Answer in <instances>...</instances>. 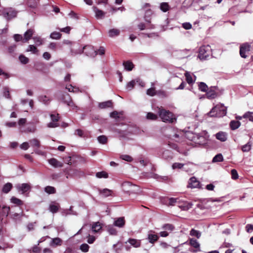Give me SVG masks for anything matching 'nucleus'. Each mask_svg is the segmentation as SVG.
I'll return each mask as SVG.
<instances>
[{"mask_svg": "<svg viewBox=\"0 0 253 253\" xmlns=\"http://www.w3.org/2000/svg\"><path fill=\"white\" fill-rule=\"evenodd\" d=\"M158 113L160 118L164 122L172 123L176 120L175 115L172 113L162 107L158 108Z\"/></svg>", "mask_w": 253, "mask_h": 253, "instance_id": "obj_1", "label": "nucleus"}, {"mask_svg": "<svg viewBox=\"0 0 253 253\" xmlns=\"http://www.w3.org/2000/svg\"><path fill=\"white\" fill-rule=\"evenodd\" d=\"M72 52L75 54H81L84 52L87 56L94 57L97 55L96 50H95L93 46L87 45L80 47L78 49H72Z\"/></svg>", "mask_w": 253, "mask_h": 253, "instance_id": "obj_2", "label": "nucleus"}, {"mask_svg": "<svg viewBox=\"0 0 253 253\" xmlns=\"http://www.w3.org/2000/svg\"><path fill=\"white\" fill-rule=\"evenodd\" d=\"M209 137L207 131L204 130L199 133L193 134L192 141L196 144L203 145L207 143Z\"/></svg>", "mask_w": 253, "mask_h": 253, "instance_id": "obj_3", "label": "nucleus"}, {"mask_svg": "<svg viewBox=\"0 0 253 253\" xmlns=\"http://www.w3.org/2000/svg\"><path fill=\"white\" fill-rule=\"evenodd\" d=\"M0 15L6 19L10 20L16 16L17 12L11 7L4 8L0 10Z\"/></svg>", "mask_w": 253, "mask_h": 253, "instance_id": "obj_4", "label": "nucleus"}, {"mask_svg": "<svg viewBox=\"0 0 253 253\" xmlns=\"http://www.w3.org/2000/svg\"><path fill=\"white\" fill-rule=\"evenodd\" d=\"M211 54V48L209 45H204L200 48L198 57L200 59H207Z\"/></svg>", "mask_w": 253, "mask_h": 253, "instance_id": "obj_5", "label": "nucleus"}, {"mask_svg": "<svg viewBox=\"0 0 253 253\" xmlns=\"http://www.w3.org/2000/svg\"><path fill=\"white\" fill-rule=\"evenodd\" d=\"M210 117H220L221 115V106L217 105L214 107L211 111L207 114Z\"/></svg>", "mask_w": 253, "mask_h": 253, "instance_id": "obj_6", "label": "nucleus"}, {"mask_svg": "<svg viewBox=\"0 0 253 253\" xmlns=\"http://www.w3.org/2000/svg\"><path fill=\"white\" fill-rule=\"evenodd\" d=\"M250 50V45L248 43L242 44L240 48V54L242 58H246L247 57L246 53Z\"/></svg>", "mask_w": 253, "mask_h": 253, "instance_id": "obj_7", "label": "nucleus"}, {"mask_svg": "<svg viewBox=\"0 0 253 253\" xmlns=\"http://www.w3.org/2000/svg\"><path fill=\"white\" fill-rule=\"evenodd\" d=\"M216 87L212 86L206 92V94L204 96H206L209 99L215 98L217 96V92L216 91Z\"/></svg>", "mask_w": 253, "mask_h": 253, "instance_id": "obj_8", "label": "nucleus"}, {"mask_svg": "<svg viewBox=\"0 0 253 253\" xmlns=\"http://www.w3.org/2000/svg\"><path fill=\"white\" fill-rule=\"evenodd\" d=\"M147 239L149 243L154 244L159 239V236L154 231L150 230L148 233Z\"/></svg>", "mask_w": 253, "mask_h": 253, "instance_id": "obj_9", "label": "nucleus"}, {"mask_svg": "<svg viewBox=\"0 0 253 253\" xmlns=\"http://www.w3.org/2000/svg\"><path fill=\"white\" fill-rule=\"evenodd\" d=\"M16 188L19 192H21L22 194H24L30 190L31 186L29 184L22 183L17 184Z\"/></svg>", "mask_w": 253, "mask_h": 253, "instance_id": "obj_10", "label": "nucleus"}, {"mask_svg": "<svg viewBox=\"0 0 253 253\" xmlns=\"http://www.w3.org/2000/svg\"><path fill=\"white\" fill-rule=\"evenodd\" d=\"M122 186L123 190L125 192L129 193L134 191L133 188L135 187V185H132L129 182L126 181L122 183Z\"/></svg>", "mask_w": 253, "mask_h": 253, "instance_id": "obj_11", "label": "nucleus"}, {"mask_svg": "<svg viewBox=\"0 0 253 253\" xmlns=\"http://www.w3.org/2000/svg\"><path fill=\"white\" fill-rule=\"evenodd\" d=\"M200 186V182L195 177L190 178L188 182V187L191 188H199Z\"/></svg>", "mask_w": 253, "mask_h": 253, "instance_id": "obj_12", "label": "nucleus"}, {"mask_svg": "<svg viewBox=\"0 0 253 253\" xmlns=\"http://www.w3.org/2000/svg\"><path fill=\"white\" fill-rule=\"evenodd\" d=\"M189 51L187 49L178 50L175 53V55L180 59L187 57L189 56Z\"/></svg>", "mask_w": 253, "mask_h": 253, "instance_id": "obj_13", "label": "nucleus"}, {"mask_svg": "<svg viewBox=\"0 0 253 253\" xmlns=\"http://www.w3.org/2000/svg\"><path fill=\"white\" fill-rule=\"evenodd\" d=\"M35 31L32 29H28L24 34V38L23 40V42H27L29 40H30L33 35Z\"/></svg>", "mask_w": 253, "mask_h": 253, "instance_id": "obj_14", "label": "nucleus"}, {"mask_svg": "<svg viewBox=\"0 0 253 253\" xmlns=\"http://www.w3.org/2000/svg\"><path fill=\"white\" fill-rule=\"evenodd\" d=\"M193 204L191 202H183L182 203H179L178 207L183 211H188L192 208Z\"/></svg>", "mask_w": 253, "mask_h": 253, "instance_id": "obj_15", "label": "nucleus"}, {"mask_svg": "<svg viewBox=\"0 0 253 253\" xmlns=\"http://www.w3.org/2000/svg\"><path fill=\"white\" fill-rule=\"evenodd\" d=\"M93 10L95 13V17L97 19H102L104 17L105 12L99 9L97 7L94 6Z\"/></svg>", "mask_w": 253, "mask_h": 253, "instance_id": "obj_16", "label": "nucleus"}, {"mask_svg": "<svg viewBox=\"0 0 253 253\" xmlns=\"http://www.w3.org/2000/svg\"><path fill=\"white\" fill-rule=\"evenodd\" d=\"M49 164L54 168H61L63 167V164L55 158H51L48 160Z\"/></svg>", "mask_w": 253, "mask_h": 253, "instance_id": "obj_17", "label": "nucleus"}, {"mask_svg": "<svg viewBox=\"0 0 253 253\" xmlns=\"http://www.w3.org/2000/svg\"><path fill=\"white\" fill-rule=\"evenodd\" d=\"M62 243V241L59 238H54L51 239L49 243V245L52 247H56L58 246H61Z\"/></svg>", "mask_w": 253, "mask_h": 253, "instance_id": "obj_18", "label": "nucleus"}, {"mask_svg": "<svg viewBox=\"0 0 253 253\" xmlns=\"http://www.w3.org/2000/svg\"><path fill=\"white\" fill-rule=\"evenodd\" d=\"M150 177L155 178L160 181H166L169 179V177L167 176H160L156 173H151Z\"/></svg>", "mask_w": 253, "mask_h": 253, "instance_id": "obj_19", "label": "nucleus"}, {"mask_svg": "<svg viewBox=\"0 0 253 253\" xmlns=\"http://www.w3.org/2000/svg\"><path fill=\"white\" fill-rule=\"evenodd\" d=\"M125 224L124 217H121L115 220L114 225L120 228L123 227Z\"/></svg>", "mask_w": 253, "mask_h": 253, "instance_id": "obj_20", "label": "nucleus"}, {"mask_svg": "<svg viewBox=\"0 0 253 253\" xmlns=\"http://www.w3.org/2000/svg\"><path fill=\"white\" fill-rule=\"evenodd\" d=\"M59 208V205L55 202L51 203L49 207V210L50 211L53 213H56L58 211Z\"/></svg>", "mask_w": 253, "mask_h": 253, "instance_id": "obj_21", "label": "nucleus"}, {"mask_svg": "<svg viewBox=\"0 0 253 253\" xmlns=\"http://www.w3.org/2000/svg\"><path fill=\"white\" fill-rule=\"evenodd\" d=\"M231 129L233 130L238 128L241 126L240 122L238 121L232 120L229 124Z\"/></svg>", "mask_w": 253, "mask_h": 253, "instance_id": "obj_22", "label": "nucleus"}, {"mask_svg": "<svg viewBox=\"0 0 253 253\" xmlns=\"http://www.w3.org/2000/svg\"><path fill=\"white\" fill-rule=\"evenodd\" d=\"M113 191L107 188H105L99 190V193L102 196L107 197L112 195Z\"/></svg>", "mask_w": 253, "mask_h": 253, "instance_id": "obj_23", "label": "nucleus"}, {"mask_svg": "<svg viewBox=\"0 0 253 253\" xmlns=\"http://www.w3.org/2000/svg\"><path fill=\"white\" fill-rule=\"evenodd\" d=\"M160 8L163 12H166L170 9V6L168 2H163L160 3Z\"/></svg>", "mask_w": 253, "mask_h": 253, "instance_id": "obj_24", "label": "nucleus"}, {"mask_svg": "<svg viewBox=\"0 0 253 253\" xmlns=\"http://www.w3.org/2000/svg\"><path fill=\"white\" fill-rule=\"evenodd\" d=\"M127 242L135 248H138L141 245L140 241L135 239H129Z\"/></svg>", "mask_w": 253, "mask_h": 253, "instance_id": "obj_25", "label": "nucleus"}, {"mask_svg": "<svg viewBox=\"0 0 253 253\" xmlns=\"http://www.w3.org/2000/svg\"><path fill=\"white\" fill-rule=\"evenodd\" d=\"M27 52H31L33 54L36 55L39 54V51L37 48L34 45H29L26 49Z\"/></svg>", "mask_w": 253, "mask_h": 253, "instance_id": "obj_26", "label": "nucleus"}, {"mask_svg": "<svg viewBox=\"0 0 253 253\" xmlns=\"http://www.w3.org/2000/svg\"><path fill=\"white\" fill-rule=\"evenodd\" d=\"M112 105V101L109 100V101L99 103L98 104V107L100 109H104V108L111 107Z\"/></svg>", "mask_w": 253, "mask_h": 253, "instance_id": "obj_27", "label": "nucleus"}, {"mask_svg": "<svg viewBox=\"0 0 253 253\" xmlns=\"http://www.w3.org/2000/svg\"><path fill=\"white\" fill-rule=\"evenodd\" d=\"M30 143L32 147L39 148L41 146L40 141L37 138H33L30 140Z\"/></svg>", "mask_w": 253, "mask_h": 253, "instance_id": "obj_28", "label": "nucleus"}, {"mask_svg": "<svg viewBox=\"0 0 253 253\" xmlns=\"http://www.w3.org/2000/svg\"><path fill=\"white\" fill-rule=\"evenodd\" d=\"M123 65L125 67V70L128 71H130L132 70L133 68V64L131 62L129 61H127L126 62H124Z\"/></svg>", "mask_w": 253, "mask_h": 253, "instance_id": "obj_29", "label": "nucleus"}, {"mask_svg": "<svg viewBox=\"0 0 253 253\" xmlns=\"http://www.w3.org/2000/svg\"><path fill=\"white\" fill-rule=\"evenodd\" d=\"M101 228L102 227L99 222H96L92 224L91 229L93 232L97 233L101 229Z\"/></svg>", "mask_w": 253, "mask_h": 253, "instance_id": "obj_30", "label": "nucleus"}, {"mask_svg": "<svg viewBox=\"0 0 253 253\" xmlns=\"http://www.w3.org/2000/svg\"><path fill=\"white\" fill-rule=\"evenodd\" d=\"M120 30L117 29H112L109 31L108 34L110 37H114L120 34Z\"/></svg>", "mask_w": 253, "mask_h": 253, "instance_id": "obj_31", "label": "nucleus"}, {"mask_svg": "<svg viewBox=\"0 0 253 253\" xmlns=\"http://www.w3.org/2000/svg\"><path fill=\"white\" fill-rule=\"evenodd\" d=\"M198 88L202 92H207L208 90V85L204 82L198 83Z\"/></svg>", "mask_w": 253, "mask_h": 253, "instance_id": "obj_32", "label": "nucleus"}, {"mask_svg": "<svg viewBox=\"0 0 253 253\" xmlns=\"http://www.w3.org/2000/svg\"><path fill=\"white\" fill-rule=\"evenodd\" d=\"M108 176V173L105 171H99L96 173V177L98 178H107Z\"/></svg>", "mask_w": 253, "mask_h": 253, "instance_id": "obj_33", "label": "nucleus"}, {"mask_svg": "<svg viewBox=\"0 0 253 253\" xmlns=\"http://www.w3.org/2000/svg\"><path fill=\"white\" fill-rule=\"evenodd\" d=\"M12 185L10 183H7L5 184L2 188V192L4 193H8L11 189Z\"/></svg>", "mask_w": 253, "mask_h": 253, "instance_id": "obj_34", "label": "nucleus"}, {"mask_svg": "<svg viewBox=\"0 0 253 253\" xmlns=\"http://www.w3.org/2000/svg\"><path fill=\"white\" fill-rule=\"evenodd\" d=\"M66 88L69 92L77 93L79 91V88L78 87L73 86L72 84L66 85Z\"/></svg>", "mask_w": 253, "mask_h": 253, "instance_id": "obj_35", "label": "nucleus"}, {"mask_svg": "<svg viewBox=\"0 0 253 253\" xmlns=\"http://www.w3.org/2000/svg\"><path fill=\"white\" fill-rule=\"evenodd\" d=\"M44 191L49 194H54L56 193V189L54 187L47 186L44 188Z\"/></svg>", "mask_w": 253, "mask_h": 253, "instance_id": "obj_36", "label": "nucleus"}, {"mask_svg": "<svg viewBox=\"0 0 253 253\" xmlns=\"http://www.w3.org/2000/svg\"><path fill=\"white\" fill-rule=\"evenodd\" d=\"M190 235L192 236H195L199 239L201 236V233L198 230L192 229L190 232Z\"/></svg>", "mask_w": 253, "mask_h": 253, "instance_id": "obj_37", "label": "nucleus"}, {"mask_svg": "<svg viewBox=\"0 0 253 253\" xmlns=\"http://www.w3.org/2000/svg\"><path fill=\"white\" fill-rule=\"evenodd\" d=\"M135 84H136L135 79L131 81L130 82L127 83V84H126V89L128 90H132L133 88L134 85Z\"/></svg>", "mask_w": 253, "mask_h": 253, "instance_id": "obj_38", "label": "nucleus"}, {"mask_svg": "<svg viewBox=\"0 0 253 253\" xmlns=\"http://www.w3.org/2000/svg\"><path fill=\"white\" fill-rule=\"evenodd\" d=\"M162 229L171 232L174 230V227L171 224H165L163 225Z\"/></svg>", "mask_w": 253, "mask_h": 253, "instance_id": "obj_39", "label": "nucleus"}, {"mask_svg": "<svg viewBox=\"0 0 253 253\" xmlns=\"http://www.w3.org/2000/svg\"><path fill=\"white\" fill-rule=\"evenodd\" d=\"M61 34L59 32H53L50 35V38L54 40H59L61 38Z\"/></svg>", "mask_w": 253, "mask_h": 253, "instance_id": "obj_40", "label": "nucleus"}, {"mask_svg": "<svg viewBox=\"0 0 253 253\" xmlns=\"http://www.w3.org/2000/svg\"><path fill=\"white\" fill-rule=\"evenodd\" d=\"M253 112L248 111L245 113L243 115V117L245 119H249V121L253 122Z\"/></svg>", "mask_w": 253, "mask_h": 253, "instance_id": "obj_41", "label": "nucleus"}, {"mask_svg": "<svg viewBox=\"0 0 253 253\" xmlns=\"http://www.w3.org/2000/svg\"><path fill=\"white\" fill-rule=\"evenodd\" d=\"M163 158L168 160L172 158L171 153L169 150H166L164 151L162 155Z\"/></svg>", "mask_w": 253, "mask_h": 253, "instance_id": "obj_42", "label": "nucleus"}, {"mask_svg": "<svg viewBox=\"0 0 253 253\" xmlns=\"http://www.w3.org/2000/svg\"><path fill=\"white\" fill-rule=\"evenodd\" d=\"M185 76L186 81L189 84H191L195 81V80H193L192 76L190 73L186 72L185 73Z\"/></svg>", "mask_w": 253, "mask_h": 253, "instance_id": "obj_43", "label": "nucleus"}, {"mask_svg": "<svg viewBox=\"0 0 253 253\" xmlns=\"http://www.w3.org/2000/svg\"><path fill=\"white\" fill-rule=\"evenodd\" d=\"M33 39L37 45L40 46L42 44V40L41 39V37L39 36H36L33 37Z\"/></svg>", "mask_w": 253, "mask_h": 253, "instance_id": "obj_44", "label": "nucleus"}, {"mask_svg": "<svg viewBox=\"0 0 253 253\" xmlns=\"http://www.w3.org/2000/svg\"><path fill=\"white\" fill-rule=\"evenodd\" d=\"M252 144L250 142H248L245 145H243L242 147V150L243 152H247L251 149Z\"/></svg>", "mask_w": 253, "mask_h": 253, "instance_id": "obj_45", "label": "nucleus"}, {"mask_svg": "<svg viewBox=\"0 0 253 253\" xmlns=\"http://www.w3.org/2000/svg\"><path fill=\"white\" fill-rule=\"evenodd\" d=\"M39 100L44 104H47L49 101V98L45 95H41L38 97Z\"/></svg>", "mask_w": 253, "mask_h": 253, "instance_id": "obj_46", "label": "nucleus"}, {"mask_svg": "<svg viewBox=\"0 0 253 253\" xmlns=\"http://www.w3.org/2000/svg\"><path fill=\"white\" fill-rule=\"evenodd\" d=\"M189 244L195 248H199L200 247L199 243L195 239H191L189 241Z\"/></svg>", "mask_w": 253, "mask_h": 253, "instance_id": "obj_47", "label": "nucleus"}, {"mask_svg": "<svg viewBox=\"0 0 253 253\" xmlns=\"http://www.w3.org/2000/svg\"><path fill=\"white\" fill-rule=\"evenodd\" d=\"M10 201L11 203L16 204L17 205H21L23 204V202L21 200L15 197H12L11 198Z\"/></svg>", "mask_w": 253, "mask_h": 253, "instance_id": "obj_48", "label": "nucleus"}, {"mask_svg": "<svg viewBox=\"0 0 253 253\" xmlns=\"http://www.w3.org/2000/svg\"><path fill=\"white\" fill-rule=\"evenodd\" d=\"M178 199L170 198L168 199V205L169 206H174L178 202Z\"/></svg>", "mask_w": 253, "mask_h": 253, "instance_id": "obj_49", "label": "nucleus"}, {"mask_svg": "<svg viewBox=\"0 0 253 253\" xmlns=\"http://www.w3.org/2000/svg\"><path fill=\"white\" fill-rule=\"evenodd\" d=\"M89 246L87 244H83L80 247V249L84 253H86L88 251Z\"/></svg>", "mask_w": 253, "mask_h": 253, "instance_id": "obj_50", "label": "nucleus"}, {"mask_svg": "<svg viewBox=\"0 0 253 253\" xmlns=\"http://www.w3.org/2000/svg\"><path fill=\"white\" fill-rule=\"evenodd\" d=\"M65 102L67 103L68 106L71 107L73 109H78V106H76L73 101L71 99V98H69V101L66 100L65 101Z\"/></svg>", "mask_w": 253, "mask_h": 253, "instance_id": "obj_51", "label": "nucleus"}, {"mask_svg": "<svg viewBox=\"0 0 253 253\" xmlns=\"http://www.w3.org/2000/svg\"><path fill=\"white\" fill-rule=\"evenodd\" d=\"M185 164L180 163H174L172 165V169H181L183 168Z\"/></svg>", "mask_w": 253, "mask_h": 253, "instance_id": "obj_52", "label": "nucleus"}, {"mask_svg": "<svg viewBox=\"0 0 253 253\" xmlns=\"http://www.w3.org/2000/svg\"><path fill=\"white\" fill-rule=\"evenodd\" d=\"M120 158L122 160L127 161V162H130L132 161V160H133L132 158L128 155H122L120 156Z\"/></svg>", "mask_w": 253, "mask_h": 253, "instance_id": "obj_53", "label": "nucleus"}, {"mask_svg": "<svg viewBox=\"0 0 253 253\" xmlns=\"http://www.w3.org/2000/svg\"><path fill=\"white\" fill-rule=\"evenodd\" d=\"M221 162V154L219 153L215 156L212 160V163H217Z\"/></svg>", "mask_w": 253, "mask_h": 253, "instance_id": "obj_54", "label": "nucleus"}, {"mask_svg": "<svg viewBox=\"0 0 253 253\" xmlns=\"http://www.w3.org/2000/svg\"><path fill=\"white\" fill-rule=\"evenodd\" d=\"M97 140L99 143L104 144L107 142V138L104 135H101V136L98 137Z\"/></svg>", "mask_w": 253, "mask_h": 253, "instance_id": "obj_55", "label": "nucleus"}, {"mask_svg": "<svg viewBox=\"0 0 253 253\" xmlns=\"http://www.w3.org/2000/svg\"><path fill=\"white\" fill-rule=\"evenodd\" d=\"M19 58L20 62L23 64H25L29 62V59L23 55H20Z\"/></svg>", "mask_w": 253, "mask_h": 253, "instance_id": "obj_56", "label": "nucleus"}, {"mask_svg": "<svg viewBox=\"0 0 253 253\" xmlns=\"http://www.w3.org/2000/svg\"><path fill=\"white\" fill-rule=\"evenodd\" d=\"M146 93L148 95L153 96L156 95V91L154 88L152 87L147 89Z\"/></svg>", "mask_w": 253, "mask_h": 253, "instance_id": "obj_57", "label": "nucleus"}, {"mask_svg": "<svg viewBox=\"0 0 253 253\" xmlns=\"http://www.w3.org/2000/svg\"><path fill=\"white\" fill-rule=\"evenodd\" d=\"M147 118L149 120H155L157 119V116L153 113H148L147 114Z\"/></svg>", "mask_w": 253, "mask_h": 253, "instance_id": "obj_58", "label": "nucleus"}, {"mask_svg": "<svg viewBox=\"0 0 253 253\" xmlns=\"http://www.w3.org/2000/svg\"><path fill=\"white\" fill-rule=\"evenodd\" d=\"M108 231L111 235H116V230L111 225H109L107 228Z\"/></svg>", "mask_w": 253, "mask_h": 253, "instance_id": "obj_59", "label": "nucleus"}, {"mask_svg": "<svg viewBox=\"0 0 253 253\" xmlns=\"http://www.w3.org/2000/svg\"><path fill=\"white\" fill-rule=\"evenodd\" d=\"M231 177L233 179H237L238 178V174L237 170L233 169L231 171Z\"/></svg>", "mask_w": 253, "mask_h": 253, "instance_id": "obj_60", "label": "nucleus"}, {"mask_svg": "<svg viewBox=\"0 0 253 253\" xmlns=\"http://www.w3.org/2000/svg\"><path fill=\"white\" fill-rule=\"evenodd\" d=\"M36 130L37 129L35 126H29L26 128V129L24 130V131L26 132L34 133L36 132Z\"/></svg>", "mask_w": 253, "mask_h": 253, "instance_id": "obj_61", "label": "nucleus"}, {"mask_svg": "<svg viewBox=\"0 0 253 253\" xmlns=\"http://www.w3.org/2000/svg\"><path fill=\"white\" fill-rule=\"evenodd\" d=\"M29 147V144L27 142H23L20 146V148L24 150H27Z\"/></svg>", "mask_w": 253, "mask_h": 253, "instance_id": "obj_62", "label": "nucleus"}, {"mask_svg": "<svg viewBox=\"0 0 253 253\" xmlns=\"http://www.w3.org/2000/svg\"><path fill=\"white\" fill-rule=\"evenodd\" d=\"M120 113L118 112L117 111H114L110 113V116L111 118L117 119L120 118Z\"/></svg>", "mask_w": 253, "mask_h": 253, "instance_id": "obj_63", "label": "nucleus"}, {"mask_svg": "<svg viewBox=\"0 0 253 253\" xmlns=\"http://www.w3.org/2000/svg\"><path fill=\"white\" fill-rule=\"evenodd\" d=\"M105 52V49L104 47L101 46L99 48L96 50L97 54H99L100 55H103L104 54Z\"/></svg>", "mask_w": 253, "mask_h": 253, "instance_id": "obj_64", "label": "nucleus"}]
</instances>
